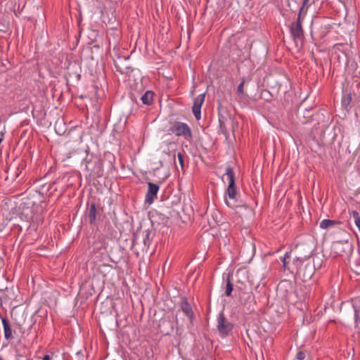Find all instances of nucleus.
<instances>
[{"label": "nucleus", "mask_w": 360, "mask_h": 360, "mask_svg": "<svg viewBox=\"0 0 360 360\" xmlns=\"http://www.w3.org/2000/svg\"><path fill=\"white\" fill-rule=\"evenodd\" d=\"M311 252L308 254L297 255L293 260V266L296 269V273L302 278L304 282L309 281L315 272L314 261L311 260Z\"/></svg>", "instance_id": "1"}, {"label": "nucleus", "mask_w": 360, "mask_h": 360, "mask_svg": "<svg viewBox=\"0 0 360 360\" xmlns=\"http://www.w3.org/2000/svg\"><path fill=\"white\" fill-rule=\"evenodd\" d=\"M151 232L149 229L144 230L134 236L131 249L138 256L140 252H147L150 245Z\"/></svg>", "instance_id": "2"}, {"label": "nucleus", "mask_w": 360, "mask_h": 360, "mask_svg": "<svg viewBox=\"0 0 360 360\" xmlns=\"http://www.w3.org/2000/svg\"><path fill=\"white\" fill-rule=\"evenodd\" d=\"M171 134L176 136H182L188 141H191L193 138L191 127L184 122H174L169 129Z\"/></svg>", "instance_id": "3"}, {"label": "nucleus", "mask_w": 360, "mask_h": 360, "mask_svg": "<svg viewBox=\"0 0 360 360\" xmlns=\"http://www.w3.org/2000/svg\"><path fill=\"white\" fill-rule=\"evenodd\" d=\"M217 328L222 337L229 335L233 328V325L226 319L222 311L218 316Z\"/></svg>", "instance_id": "4"}, {"label": "nucleus", "mask_w": 360, "mask_h": 360, "mask_svg": "<svg viewBox=\"0 0 360 360\" xmlns=\"http://www.w3.org/2000/svg\"><path fill=\"white\" fill-rule=\"evenodd\" d=\"M333 250L338 255H349L352 252V245L348 240L335 241L333 244Z\"/></svg>", "instance_id": "5"}, {"label": "nucleus", "mask_w": 360, "mask_h": 360, "mask_svg": "<svg viewBox=\"0 0 360 360\" xmlns=\"http://www.w3.org/2000/svg\"><path fill=\"white\" fill-rule=\"evenodd\" d=\"M225 175L227 176L229 179V186L226 193L230 199L235 200L236 197V190L235 186L234 174L233 169L231 167L229 166L226 168Z\"/></svg>", "instance_id": "6"}, {"label": "nucleus", "mask_w": 360, "mask_h": 360, "mask_svg": "<svg viewBox=\"0 0 360 360\" xmlns=\"http://www.w3.org/2000/svg\"><path fill=\"white\" fill-rule=\"evenodd\" d=\"M302 11L303 8H300L297 20L292 22L290 27V32L294 40L296 39H301L303 37L304 32L302 30L301 21V13Z\"/></svg>", "instance_id": "7"}, {"label": "nucleus", "mask_w": 360, "mask_h": 360, "mask_svg": "<svg viewBox=\"0 0 360 360\" xmlns=\"http://www.w3.org/2000/svg\"><path fill=\"white\" fill-rule=\"evenodd\" d=\"M160 186L154 183H148V190L145 196V202L149 205L152 204L157 198V194Z\"/></svg>", "instance_id": "8"}, {"label": "nucleus", "mask_w": 360, "mask_h": 360, "mask_svg": "<svg viewBox=\"0 0 360 360\" xmlns=\"http://www.w3.org/2000/svg\"><path fill=\"white\" fill-rule=\"evenodd\" d=\"M205 93L200 94L195 99L192 108L193 113L197 120L201 118V107L205 102Z\"/></svg>", "instance_id": "9"}, {"label": "nucleus", "mask_w": 360, "mask_h": 360, "mask_svg": "<svg viewBox=\"0 0 360 360\" xmlns=\"http://www.w3.org/2000/svg\"><path fill=\"white\" fill-rule=\"evenodd\" d=\"M87 217L89 220V223L93 224L96 220V205L92 203L87 209Z\"/></svg>", "instance_id": "10"}, {"label": "nucleus", "mask_w": 360, "mask_h": 360, "mask_svg": "<svg viewBox=\"0 0 360 360\" xmlns=\"http://www.w3.org/2000/svg\"><path fill=\"white\" fill-rule=\"evenodd\" d=\"M181 309L182 311L191 319H193V312L191 305L188 302L185 301L181 303Z\"/></svg>", "instance_id": "11"}, {"label": "nucleus", "mask_w": 360, "mask_h": 360, "mask_svg": "<svg viewBox=\"0 0 360 360\" xmlns=\"http://www.w3.org/2000/svg\"><path fill=\"white\" fill-rule=\"evenodd\" d=\"M341 222L339 221L331 220V219H323L320 222V228L323 229H327L333 227L337 224H340Z\"/></svg>", "instance_id": "12"}, {"label": "nucleus", "mask_w": 360, "mask_h": 360, "mask_svg": "<svg viewBox=\"0 0 360 360\" xmlns=\"http://www.w3.org/2000/svg\"><path fill=\"white\" fill-rule=\"evenodd\" d=\"M154 93L151 91H147L145 94L141 96V100L142 101L143 104L150 105L152 103L153 101Z\"/></svg>", "instance_id": "13"}, {"label": "nucleus", "mask_w": 360, "mask_h": 360, "mask_svg": "<svg viewBox=\"0 0 360 360\" xmlns=\"http://www.w3.org/2000/svg\"><path fill=\"white\" fill-rule=\"evenodd\" d=\"M4 329V335L6 338H8L11 336L12 330L8 323H7L6 319L2 320Z\"/></svg>", "instance_id": "14"}, {"label": "nucleus", "mask_w": 360, "mask_h": 360, "mask_svg": "<svg viewBox=\"0 0 360 360\" xmlns=\"http://www.w3.org/2000/svg\"><path fill=\"white\" fill-rule=\"evenodd\" d=\"M23 217L27 221H33L34 215L32 214V210L27 209L25 211L22 212L21 218L22 219Z\"/></svg>", "instance_id": "15"}, {"label": "nucleus", "mask_w": 360, "mask_h": 360, "mask_svg": "<svg viewBox=\"0 0 360 360\" xmlns=\"http://www.w3.org/2000/svg\"><path fill=\"white\" fill-rule=\"evenodd\" d=\"M351 215L352 216L354 223L360 232V214H359V213L357 211L354 210L352 212Z\"/></svg>", "instance_id": "16"}, {"label": "nucleus", "mask_w": 360, "mask_h": 360, "mask_svg": "<svg viewBox=\"0 0 360 360\" xmlns=\"http://www.w3.org/2000/svg\"><path fill=\"white\" fill-rule=\"evenodd\" d=\"M245 83V78L243 77L241 79L240 83L237 87V94L240 96L243 97L244 96V85Z\"/></svg>", "instance_id": "17"}, {"label": "nucleus", "mask_w": 360, "mask_h": 360, "mask_svg": "<svg viewBox=\"0 0 360 360\" xmlns=\"http://www.w3.org/2000/svg\"><path fill=\"white\" fill-rule=\"evenodd\" d=\"M233 291V284L231 283L230 279H229V276L228 277V281H227V283H226V291H225V294L227 295V296H230L231 292Z\"/></svg>", "instance_id": "18"}, {"label": "nucleus", "mask_w": 360, "mask_h": 360, "mask_svg": "<svg viewBox=\"0 0 360 360\" xmlns=\"http://www.w3.org/2000/svg\"><path fill=\"white\" fill-rule=\"evenodd\" d=\"M178 161L179 165H181V169H184V156L181 153H178L177 154Z\"/></svg>", "instance_id": "19"}, {"label": "nucleus", "mask_w": 360, "mask_h": 360, "mask_svg": "<svg viewBox=\"0 0 360 360\" xmlns=\"http://www.w3.org/2000/svg\"><path fill=\"white\" fill-rule=\"evenodd\" d=\"M352 306H353V309H354V319H355V321H357L359 318V311L355 304H353Z\"/></svg>", "instance_id": "20"}, {"label": "nucleus", "mask_w": 360, "mask_h": 360, "mask_svg": "<svg viewBox=\"0 0 360 360\" xmlns=\"http://www.w3.org/2000/svg\"><path fill=\"white\" fill-rule=\"evenodd\" d=\"M305 358V354L303 352H299L297 353L296 359L298 360H303Z\"/></svg>", "instance_id": "21"}, {"label": "nucleus", "mask_w": 360, "mask_h": 360, "mask_svg": "<svg viewBox=\"0 0 360 360\" xmlns=\"http://www.w3.org/2000/svg\"><path fill=\"white\" fill-rule=\"evenodd\" d=\"M16 360H30L28 357L26 356L22 355V354H18L16 356Z\"/></svg>", "instance_id": "22"}, {"label": "nucleus", "mask_w": 360, "mask_h": 360, "mask_svg": "<svg viewBox=\"0 0 360 360\" xmlns=\"http://www.w3.org/2000/svg\"><path fill=\"white\" fill-rule=\"evenodd\" d=\"M288 257H289V253H288V252H286V253L285 254L284 257H283V260H282V261H283V267H284V268H286V262H285V260H286V259H287Z\"/></svg>", "instance_id": "23"}, {"label": "nucleus", "mask_w": 360, "mask_h": 360, "mask_svg": "<svg viewBox=\"0 0 360 360\" xmlns=\"http://www.w3.org/2000/svg\"><path fill=\"white\" fill-rule=\"evenodd\" d=\"M247 298H248V300H252V301H253V300H254V299H255V296H254V295H253V293H252V292H248V297H247Z\"/></svg>", "instance_id": "24"}, {"label": "nucleus", "mask_w": 360, "mask_h": 360, "mask_svg": "<svg viewBox=\"0 0 360 360\" xmlns=\"http://www.w3.org/2000/svg\"><path fill=\"white\" fill-rule=\"evenodd\" d=\"M43 360H51V357L50 355L49 354H46L44 358H43Z\"/></svg>", "instance_id": "25"}, {"label": "nucleus", "mask_w": 360, "mask_h": 360, "mask_svg": "<svg viewBox=\"0 0 360 360\" xmlns=\"http://www.w3.org/2000/svg\"><path fill=\"white\" fill-rule=\"evenodd\" d=\"M309 0H304L303 1V4H302V6L301 8H304L305 6H307V4L308 3Z\"/></svg>", "instance_id": "26"}, {"label": "nucleus", "mask_w": 360, "mask_h": 360, "mask_svg": "<svg viewBox=\"0 0 360 360\" xmlns=\"http://www.w3.org/2000/svg\"><path fill=\"white\" fill-rule=\"evenodd\" d=\"M351 101V97L349 96L347 98V100H346L347 105H348Z\"/></svg>", "instance_id": "27"}, {"label": "nucleus", "mask_w": 360, "mask_h": 360, "mask_svg": "<svg viewBox=\"0 0 360 360\" xmlns=\"http://www.w3.org/2000/svg\"><path fill=\"white\" fill-rule=\"evenodd\" d=\"M143 245V243H142V240H139V247H141Z\"/></svg>", "instance_id": "28"}, {"label": "nucleus", "mask_w": 360, "mask_h": 360, "mask_svg": "<svg viewBox=\"0 0 360 360\" xmlns=\"http://www.w3.org/2000/svg\"><path fill=\"white\" fill-rule=\"evenodd\" d=\"M143 245V243H142V240H139V247H141Z\"/></svg>", "instance_id": "29"}, {"label": "nucleus", "mask_w": 360, "mask_h": 360, "mask_svg": "<svg viewBox=\"0 0 360 360\" xmlns=\"http://www.w3.org/2000/svg\"><path fill=\"white\" fill-rule=\"evenodd\" d=\"M4 262V260L2 258H0V264H2Z\"/></svg>", "instance_id": "30"}, {"label": "nucleus", "mask_w": 360, "mask_h": 360, "mask_svg": "<svg viewBox=\"0 0 360 360\" xmlns=\"http://www.w3.org/2000/svg\"><path fill=\"white\" fill-rule=\"evenodd\" d=\"M175 157H176V155L174 154V158H175ZM174 163L176 164V160L175 159H174Z\"/></svg>", "instance_id": "31"}, {"label": "nucleus", "mask_w": 360, "mask_h": 360, "mask_svg": "<svg viewBox=\"0 0 360 360\" xmlns=\"http://www.w3.org/2000/svg\"><path fill=\"white\" fill-rule=\"evenodd\" d=\"M2 141H3V138H0V143H1Z\"/></svg>", "instance_id": "32"}, {"label": "nucleus", "mask_w": 360, "mask_h": 360, "mask_svg": "<svg viewBox=\"0 0 360 360\" xmlns=\"http://www.w3.org/2000/svg\"><path fill=\"white\" fill-rule=\"evenodd\" d=\"M226 204L229 206V202L227 200H226Z\"/></svg>", "instance_id": "33"}]
</instances>
